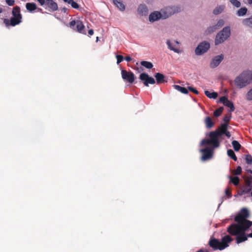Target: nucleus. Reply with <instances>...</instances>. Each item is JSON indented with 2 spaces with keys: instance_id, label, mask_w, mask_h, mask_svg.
<instances>
[{
  "instance_id": "obj_5",
  "label": "nucleus",
  "mask_w": 252,
  "mask_h": 252,
  "mask_svg": "<svg viewBox=\"0 0 252 252\" xmlns=\"http://www.w3.org/2000/svg\"><path fill=\"white\" fill-rule=\"evenodd\" d=\"M209 139H203L201 142V145H212L213 148L220 146V142L218 137L220 136L219 133L216 130L211 131L209 134Z\"/></svg>"
},
{
  "instance_id": "obj_47",
  "label": "nucleus",
  "mask_w": 252,
  "mask_h": 252,
  "mask_svg": "<svg viewBox=\"0 0 252 252\" xmlns=\"http://www.w3.org/2000/svg\"><path fill=\"white\" fill-rule=\"evenodd\" d=\"M227 100H228V98L225 96L220 97V102L222 103L223 104H224L225 103V102Z\"/></svg>"
},
{
  "instance_id": "obj_7",
  "label": "nucleus",
  "mask_w": 252,
  "mask_h": 252,
  "mask_svg": "<svg viewBox=\"0 0 252 252\" xmlns=\"http://www.w3.org/2000/svg\"><path fill=\"white\" fill-rule=\"evenodd\" d=\"M69 27L73 30L83 34H86L85 26L80 20H72L69 23Z\"/></svg>"
},
{
  "instance_id": "obj_36",
  "label": "nucleus",
  "mask_w": 252,
  "mask_h": 252,
  "mask_svg": "<svg viewBox=\"0 0 252 252\" xmlns=\"http://www.w3.org/2000/svg\"><path fill=\"white\" fill-rule=\"evenodd\" d=\"M224 9V6L221 5L219 7H216L213 11V13L215 15L219 14L222 12Z\"/></svg>"
},
{
  "instance_id": "obj_13",
  "label": "nucleus",
  "mask_w": 252,
  "mask_h": 252,
  "mask_svg": "<svg viewBox=\"0 0 252 252\" xmlns=\"http://www.w3.org/2000/svg\"><path fill=\"white\" fill-rule=\"evenodd\" d=\"M247 174L243 177L246 185L252 187V170L248 169Z\"/></svg>"
},
{
  "instance_id": "obj_45",
  "label": "nucleus",
  "mask_w": 252,
  "mask_h": 252,
  "mask_svg": "<svg viewBox=\"0 0 252 252\" xmlns=\"http://www.w3.org/2000/svg\"><path fill=\"white\" fill-rule=\"evenodd\" d=\"M225 193L226 195H227L228 198H230L232 196L231 193V190L229 188H227L225 190Z\"/></svg>"
},
{
  "instance_id": "obj_19",
  "label": "nucleus",
  "mask_w": 252,
  "mask_h": 252,
  "mask_svg": "<svg viewBox=\"0 0 252 252\" xmlns=\"http://www.w3.org/2000/svg\"><path fill=\"white\" fill-rule=\"evenodd\" d=\"M161 17V13L159 12L155 11L152 13L149 16V21L154 22L159 19Z\"/></svg>"
},
{
  "instance_id": "obj_23",
  "label": "nucleus",
  "mask_w": 252,
  "mask_h": 252,
  "mask_svg": "<svg viewBox=\"0 0 252 252\" xmlns=\"http://www.w3.org/2000/svg\"><path fill=\"white\" fill-rule=\"evenodd\" d=\"M26 7L27 9L30 12H32L37 8L36 4L33 2L27 3L26 4Z\"/></svg>"
},
{
  "instance_id": "obj_50",
  "label": "nucleus",
  "mask_w": 252,
  "mask_h": 252,
  "mask_svg": "<svg viewBox=\"0 0 252 252\" xmlns=\"http://www.w3.org/2000/svg\"><path fill=\"white\" fill-rule=\"evenodd\" d=\"M223 134H225L228 138H230L231 136L230 133L227 131V130L223 133Z\"/></svg>"
},
{
  "instance_id": "obj_37",
  "label": "nucleus",
  "mask_w": 252,
  "mask_h": 252,
  "mask_svg": "<svg viewBox=\"0 0 252 252\" xmlns=\"http://www.w3.org/2000/svg\"><path fill=\"white\" fill-rule=\"evenodd\" d=\"M250 230L245 232L243 234H240L237 236H252V226H250Z\"/></svg>"
},
{
  "instance_id": "obj_18",
  "label": "nucleus",
  "mask_w": 252,
  "mask_h": 252,
  "mask_svg": "<svg viewBox=\"0 0 252 252\" xmlns=\"http://www.w3.org/2000/svg\"><path fill=\"white\" fill-rule=\"evenodd\" d=\"M228 124L223 123L221 124L218 128L216 130L218 132L220 136L223 134L224 132L227 130Z\"/></svg>"
},
{
  "instance_id": "obj_42",
  "label": "nucleus",
  "mask_w": 252,
  "mask_h": 252,
  "mask_svg": "<svg viewBox=\"0 0 252 252\" xmlns=\"http://www.w3.org/2000/svg\"><path fill=\"white\" fill-rule=\"evenodd\" d=\"M248 237H236V243L239 244L247 240Z\"/></svg>"
},
{
  "instance_id": "obj_12",
  "label": "nucleus",
  "mask_w": 252,
  "mask_h": 252,
  "mask_svg": "<svg viewBox=\"0 0 252 252\" xmlns=\"http://www.w3.org/2000/svg\"><path fill=\"white\" fill-rule=\"evenodd\" d=\"M223 55H220L215 56L212 60L210 66L211 68H214L217 67L223 59Z\"/></svg>"
},
{
  "instance_id": "obj_38",
  "label": "nucleus",
  "mask_w": 252,
  "mask_h": 252,
  "mask_svg": "<svg viewBox=\"0 0 252 252\" xmlns=\"http://www.w3.org/2000/svg\"><path fill=\"white\" fill-rule=\"evenodd\" d=\"M246 162L248 164H252V156L250 154L245 155Z\"/></svg>"
},
{
  "instance_id": "obj_55",
  "label": "nucleus",
  "mask_w": 252,
  "mask_h": 252,
  "mask_svg": "<svg viewBox=\"0 0 252 252\" xmlns=\"http://www.w3.org/2000/svg\"><path fill=\"white\" fill-rule=\"evenodd\" d=\"M249 3L250 4L252 3V0H249Z\"/></svg>"
},
{
  "instance_id": "obj_31",
  "label": "nucleus",
  "mask_w": 252,
  "mask_h": 252,
  "mask_svg": "<svg viewBox=\"0 0 252 252\" xmlns=\"http://www.w3.org/2000/svg\"><path fill=\"white\" fill-rule=\"evenodd\" d=\"M243 24L245 26L252 27V17L244 19Z\"/></svg>"
},
{
  "instance_id": "obj_22",
  "label": "nucleus",
  "mask_w": 252,
  "mask_h": 252,
  "mask_svg": "<svg viewBox=\"0 0 252 252\" xmlns=\"http://www.w3.org/2000/svg\"><path fill=\"white\" fill-rule=\"evenodd\" d=\"M113 3L120 10L125 9V6L121 0H113Z\"/></svg>"
},
{
  "instance_id": "obj_29",
  "label": "nucleus",
  "mask_w": 252,
  "mask_h": 252,
  "mask_svg": "<svg viewBox=\"0 0 252 252\" xmlns=\"http://www.w3.org/2000/svg\"><path fill=\"white\" fill-rule=\"evenodd\" d=\"M140 64L141 65L148 69H151L153 67L152 63L148 61H142L141 62Z\"/></svg>"
},
{
  "instance_id": "obj_8",
  "label": "nucleus",
  "mask_w": 252,
  "mask_h": 252,
  "mask_svg": "<svg viewBox=\"0 0 252 252\" xmlns=\"http://www.w3.org/2000/svg\"><path fill=\"white\" fill-rule=\"evenodd\" d=\"M214 149L213 148L206 147L205 149L200 150V152L202 154L201 159L202 161H206L211 158L213 155Z\"/></svg>"
},
{
  "instance_id": "obj_1",
  "label": "nucleus",
  "mask_w": 252,
  "mask_h": 252,
  "mask_svg": "<svg viewBox=\"0 0 252 252\" xmlns=\"http://www.w3.org/2000/svg\"><path fill=\"white\" fill-rule=\"evenodd\" d=\"M249 217L248 210L246 208H242L234 219L237 223L232 224L227 228L229 233L237 236L240 234H243L250 230V226H252V221L247 219Z\"/></svg>"
},
{
  "instance_id": "obj_34",
  "label": "nucleus",
  "mask_w": 252,
  "mask_h": 252,
  "mask_svg": "<svg viewBox=\"0 0 252 252\" xmlns=\"http://www.w3.org/2000/svg\"><path fill=\"white\" fill-rule=\"evenodd\" d=\"M223 110V107H220L218 109L215 110L214 112V116L216 117L220 116L222 113Z\"/></svg>"
},
{
  "instance_id": "obj_26",
  "label": "nucleus",
  "mask_w": 252,
  "mask_h": 252,
  "mask_svg": "<svg viewBox=\"0 0 252 252\" xmlns=\"http://www.w3.org/2000/svg\"><path fill=\"white\" fill-rule=\"evenodd\" d=\"M205 95L210 98L216 99L218 97V93L216 92L210 93L208 91H205Z\"/></svg>"
},
{
  "instance_id": "obj_39",
  "label": "nucleus",
  "mask_w": 252,
  "mask_h": 252,
  "mask_svg": "<svg viewBox=\"0 0 252 252\" xmlns=\"http://www.w3.org/2000/svg\"><path fill=\"white\" fill-rule=\"evenodd\" d=\"M232 174L233 175H240L242 173V168L239 166L237 167L236 169L232 171Z\"/></svg>"
},
{
  "instance_id": "obj_28",
  "label": "nucleus",
  "mask_w": 252,
  "mask_h": 252,
  "mask_svg": "<svg viewBox=\"0 0 252 252\" xmlns=\"http://www.w3.org/2000/svg\"><path fill=\"white\" fill-rule=\"evenodd\" d=\"M232 145L234 150L236 152L239 151L241 147L240 144L236 140L232 141Z\"/></svg>"
},
{
  "instance_id": "obj_57",
  "label": "nucleus",
  "mask_w": 252,
  "mask_h": 252,
  "mask_svg": "<svg viewBox=\"0 0 252 252\" xmlns=\"http://www.w3.org/2000/svg\"><path fill=\"white\" fill-rule=\"evenodd\" d=\"M224 236L228 237V236H229V235H225Z\"/></svg>"
},
{
  "instance_id": "obj_14",
  "label": "nucleus",
  "mask_w": 252,
  "mask_h": 252,
  "mask_svg": "<svg viewBox=\"0 0 252 252\" xmlns=\"http://www.w3.org/2000/svg\"><path fill=\"white\" fill-rule=\"evenodd\" d=\"M166 44L168 46V48L176 53H179L180 50L178 48L175 47V44L178 45L179 44V42L175 40L174 41V43H171L170 40H167L166 41Z\"/></svg>"
},
{
  "instance_id": "obj_35",
  "label": "nucleus",
  "mask_w": 252,
  "mask_h": 252,
  "mask_svg": "<svg viewBox=\"0 0 252 252\" xmlns=\"http://www.w3.org/2000/svg\"><path fill=\"white\" fill-rule=\"evenodd\" d=\"M247 12V9L246 7H242L239 9L237 11V14L239 16L245 15Z\"/></svg>"
},
{
  "instance_id": "obj_11",
  "label": "nucleus",
  "mask_w": 252,
  "mask_h": 252,
  "mask_svg": "<svg viewBox=\"0 0 252 252\" xmlns=\"http://www.w3.org/2000/svg\"><path fill=\"white\" fill-rule=\"evenodd\" d=\"M122 78L128 81L129 83H132L135 79V76L133 72L131 71H127L126 70L121 71Z\"/></svg>"
},
{
  "instance_id": "obj_9",
  "label": "nucleus",
  "mask_w": 252,
  "mask_h": 252,
  "mask_svg": "<svg viewBox=\"0 0 252 252\" xmlns=\"http://www.w3.org/2000/svg\"><path fill=\"white\" fill-rule=\"evenodd\" d=\"M210 48V44L206 41L200 43L196 48L195 52L197 55H201L206 52Z\"/></svg>"
},
{
  "instance_id": "obj_48",
  "label": "nucleus",
  "mask_w": 252,
  "mask_h": 252,
  "mask_svg": "<svg viewBox=\"0 0 252 252\" xmlns=\"http://www.w3.org/2000/svg\"><path fill=\"white\" fill-rule=\"evenodd\" d=\"M5 1L9 6H13L15 3V0H5Z\"/></svg>"
},
{
  "instance_id": "obj_30",
  "label": "nucleus",
  "mask_w": 252,
  "mask_h": 252,
  "mask_svg": "<svg viewBox=\"0 0 252 252\" xmlns=\"http://www.w3.org/2000/svg\"><path fill=\"white\" fill-rule=\"evenodd\" d=\"M227 155L229 157H230L232 159H233L234 161H237V158L234 152L232 150H231V149L228 150L227 151Z\"/></svg>"
},
{
  "instance_id": "obj_6",
  "label": "nucleus",
  "mask_w": 252,
  "mask_h": 252,
  "mask_svg": "<svg viewBox=\"0 0 252 252\" xmlns=\"http://www.w3.org/2000/svg\"><path fill=\"white\" fill-rule=\"evenodd\" d=\"M230 35V29L229 27H225L219 32L215 39V44L218 45L223 42Z\"/></svg>"
},
{
  "instance_id": "obj_52",
  "label": "nucleus",
  "mask_w": 252,
  "mask_h": 252,
  "mask_svg": "<svg viewBox=\"0 0 252 252\" xmlns=\"http://www.w3.org/2000/svg\"><path fill=\"white\" fill-rule=\"evenodd\" d=\"M94 33V30L93 29L89 30L88 31V33L90 35H93Z\"/></svg>"
},
{
  "instance_id": "obj_40",
  "label": "nucleus",
  "mask_w": 252,
  "mask_h": 252,
  "mask_svg": "<svg viewBox=\"0 0 252 252\" xmlns=\"http://www.w3.org/2000/svg\"><path fill=\"white\" fill-rule=\"evenodd\" d=\"M230 2L236 7H239L241 6V3L238 0H230Z\"/></svg>"
},
{
  "instance_id": "obj_53",
  "label": "nucleus",
  "mask_w": 252,
  "mask_h": 252,
  "mask_svg": "<svg viewBox=\"0 0 252 252\" xmlns=\"http://www.w3.org/2000/svg\"><path fill=\"white\" fill-rule=\"evenodd\" d=\"M196 252H209V251L207 250H205L203 249H200L199 250H198Z\"/></svg>"
},
{
  "instance_id": "obj_51",
  "label": "nucleus",
  "mask_w": 252,
  "mask_h": 252,
  "mask_svg": "<svg viewBox=\"0 0 252 252\" xmlns=\"http://www.w3.org/2000/svg\"><path fill=\"white\" fill-rule=\"evenodd\" d=\"M125 59L128 62L131 61V58L130 56H126Z\"/></svg>"
},
{
  "instance_id": "obj_15",
  "label": "nucleus",
  "mask_w": 252,
  "mask_h": 252,
  "mask_svg": "<svg viewBox=\"0 0 252 252\" xmlns=\"http://www.w3.org/2000/svg\"><path fill=\"white\" fill-rule=\"evenodd\" d=\"M45 5L52 11H55L58 9L57 3L53 0H46Z\"/></svg>"
},
{
  "instance_id": "obj_56",
  "label": "nucleus",
  "mask_w": 252,
  "mask_h": 252,
  "mask_svg": "<svg viewBox=\"0 0 252 252\" xmlns=\"http://www.w3.org/2000/svg\"><path fill=\"white\" fill-rule=\"evenodd\" d=\"M98 37H96V41H98Z\"/></svg>"
},
{
  "instance_id": "obj_54",
  "label": "nucleus",
  "mask_w": 252,
  "mask_h": 252,
  "mask_svg": "<svg viewBox=\"0 0 252 252\" xmlns=\"http://www.w3.org/2000/svg\"><path fill=\"white\" fill-rule=\"evenodd\" d=\"M67 9L66 7H63L62 9V11L64 12V13L66 12Z\"/></svg>"
},
{
  "instance_id": "obj_2",
  "label": "nucleus",
  "mask_w": 252,
  "mask_h": 252,
  "mask_svg": "<svg viewBox=\"0 0 252 252\" xmlns=\"http://www.w3.org/2000/svg\"><path fill=\"white\" fill-rule=\"evenodd\" d=\"M12 14L13 17L10 20L7 18L3 19V23L7 28L10 26L14 27L22 22V15L19 6H16L13 8Z\"/></svg>"
},
{
  "instance_id": "obj_17",
  "label": "nucleus",
  "mask_w": 252,
  "mask_h": 252,
  "mask_svg": "<svg viewBox=\"0 0 252 252\" xmlns=\"http://www.w3.org/2000/svg\"><path fill=\"white\" fill-rule=\"evenodd\" d=\"M155 77L156 79L157 84H160L166 82L167 81L165 80V76L163 74L160 73H156L155 74Z\"/></svg>"
},
{
  "instance_id": "obj_44",
  "label": "nucleus",
  "mask_w": 252,
  "mask_h": 252,
  "mask_svg": "<svg viewBox=\"0 0 252 252\" xmlns=\"http://www.w3.org/2000/svg\"><path fill=\"white\" fill-rule=\"evenodd\" d=\"M116 58L117 60V63L118 64L120 63L124 60V57L122 55H118L116 56Z\"/></svg>"
},
{
  "instance_id": "obj_49",
  "label": "nucleus",
  "mask_w": 252,
  "mask_h": 252,
  "mask_svg": "<svg viewBox=\"0 0 252 252\" xmlns=\"http://www.w3.org/2000/svg\"><path fill=\"white\" fill-rule=\"evenodd\" d=\"M41 5H43L45 4L46 2V0H36Z\"/></svg>"
},
{
  "instance_id": "obj_25",
  "label": "nucleus",
  "mask_w": 252,
  "mask_h": 252,
  "mask_svg": "<svg viewBox=\"0 0 252 252\" xmlns=\"http://www.w3.org/2000/svg\"><path fill=\"white\" fill-rule=\"evenodd\" d=\"M64 2L70 4L71 7L74 9H78L79 5L73 0H63Z\"/></svg>"
},
{
  "instance_id": "obj_24",
  "label": "nucleus",
  "mask_w": 252,
  "mask_h": 252,
  "mask_svg": "<svg viewBox=\"0 0 252 252\" xmlns=\"http://www.w3.org/2000/svg\"><path fill=\"white\" fill-rule=\"evenodd\" d=\"M173 87L175 89L181 92L183 94H187L188 93V90L185 87H183L177 85H174Z\"/></svg>"
},
{
  "instance_id": "obj_4",
  "label": "nucleus",
  "mask_w": 252,
  "mask_h": 252,
  "mask_svg": "<svg viewBox=\"0 0 252 252\" xmlns=\"http://www.w3.org/2000/svg\"><path fill=\"white\" fill-rule=\"evenodd\" d=\"M252 81V71L246 70L243 71L235 79L236 85L240 89L246 87Z\"/></svg>"
},
{
  "instance_id": "obj_33",
  "label": "nucleus",
  "mask_w": 252,
  "mask_h": 252,
  "mask_svg": "<svg viewBox=\"0 0 252 252\" xmlns=\"http://www.w3.org/2000/svg\"><path fill=\"white\" fill-rule=\"evenodd\" d=\"M230 181L231 183H232L235 186H237L239 184L240 179L238 177H230Z\"/></svg>"
},
{
  "instance_id": "obj_43",
  "label": "nucleus",
  "mask_w": 252,
  "mask_h": 252,
  "mask_svg": "<svg viewBox=\"0 0 252 252\" xmlns=\"http://www.w3.org/2000/svg\"><path fill=\"white\" fill-rule=\"evenodd\" d=\"M246 98L248 100H252V89L247 93L246 94Z\"/></svg>"
},
{
  "instance_id": "obj_16",
  "label": "nucleus",
  "mask_w": 252,
  "mask_h": 252,
  "mask_svg": "<svg viewBox=\"0 0 252 252\" xmlns=\"http://www.w3.org/2000/svg\"><path fill=\"white\" fill-rule=\"evenodd\" d=\"M224 24V21L223 20H220L218 21L217 24L213 27H210L208 29L209 33L213 32L220 27H222Z\"/></svg>"
},
{
  "instance_id": "obj_32",
  "label": "nucleus",
  "mask_w": 252,
  "mask_h": 252,
  "mask_svg": "<svg viewBox=\"0 0 252 252\" xmlns=\"http://www.w3.org/2000/svg\"><path fill=\"white\" fill-rule=\"evenodd\" d=\"M224 105L225 106L229 107L230 108V112H233L234 111L235 107L233 105V103L228 99L225 102V103Z\"/></svg>"
},
{
  "instance_id": "obj_41",
  "label": "nucleus",
  "mask_w": 252,
  "mask_h": 252,
  "mask_svg": "<svg viewBox=\"0 0 252 252\" xmlns=\"http://www.w3.org/2000/svg\"><path fill=\"white\" fill-rule=\"evenodd\" d=\"M231 119V115L230 114H226L224 116L223 118V121L225 122L224 123L228 124L229 121Z\"/></svg>"
},
{
  "instance_id": "obj_46",
  "label": "nucleus",
  "mask_w": 252,
  "mask_h": 252,
  "mask_svg": "<svg viewBox=\"0 0 252 252\" xmlns=\"http://www.w3.org/2000/svg\"><path fill=\"white\" fill-rule=\"evenodd\" d=\"M188 89L191 91V92L193 93L194 94H199L198 91L196 90L195 88L192 87H188Z\"/></svg>"
},
{
  "instance_id": "obj_27",
  "label": "nucleus",
  "mask_w": 252,
  "mask_h": 252,
  "mask_svg": "<svg viewBox=\"0 0 252 252\" xmlns=\"http://www.w3.org/2000/svg\"><path fill=\"white\" fill-rule=\"evenodd\" d=\"M138 12L142 14H146L147 12V8L145 5H140L138 8Z\"/></svg>"
},
{
  "instance_id": "obj_20",
  "label": "nucleus",
  "mask_w": 252,
  "mask_h": 252,
  "mask_svg": "<svg viewBox=\"0 0 252 252\" xmlns=\"http://www.w3.org/2000/svg\"><path fill=\"white\" fill-rule=\"evenodd\" d=\"M252 187L246 185L241 189V190L238 193L239 195L242 196L244 194L249 193L252 190Z\"/></svg>"
},
{
  "instance_id": "obj_21",
  "label": "nucleus",
  "mask_w": 252,
  "mask_h": 252,
  "mask_svg": "<svg viewBox=\"0 0 252 252\" xmlns=\"http://www.w3.org/2000/svg\"><path fill=\"white\" fill-rule=\"evenodd\" d=\"M204 123L206 125V127L209 129L212 128L214 125V123L210 117H207L205 118Z\"/></svg>"
},
{
  "instance_id": "obj_10",
  "label": "nucleus",
  "mask_w": 252,
  "mask_h": 252,
  "mask_svg": "<svg viewBox=\"0 0 252 252\" xmlns=\"http://www.w3.org/2000/svg\"><path fill=\"white\" fill-rule=\"evenodd\" d=\"M139 79L143 81V84L146 87H148L149 84H154L156 81L152 77L146 73H142L139 75Z\"/></svg>"
},
{
  "instance_id": "obj_3",
  "label": "nucleus",
  "mask_w": 252,
  "mask_h": 252,
  "mask_svg": "<svg viewBox=\"0 0 252 252\" xmlns=\"http://www.w3.org/2000/svg\"><path fill=\"white\" fill-rule=\"evenodd\" d=\"M233 241L232 237H222L221 241L214 238H211L209 245L214 250H222L228 246V243Z\"/></svg>"
}]
</instances>
